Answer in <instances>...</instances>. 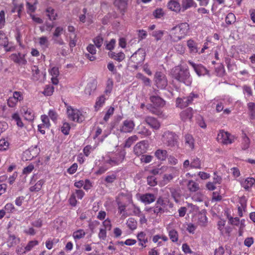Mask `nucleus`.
Segmentation results:
<instances>
[{
    "label": "nucleus",
    "mask_w": 255,
    "mask_h": 255,
    "mask_svg": "<svg viewBox=\"0 0 255 255\" xmlns=\"http://www.w3.org/2000/svg\"><path fill=\"white\" fill-rule=\"evenodd\" d=\"M9 143L7 141L4 139H1L0 140V149L5 150L8 146Z\"/></svg>",
    "instance_id": "63"
},
{
    "label": "nucleus",
    "mask_w": 255,
    "mask_h": 255,
    "mask_svg": "<svg viewBox=\"0 0 255 255\" xmlns=\"http://www.w3.org/2000/svg\"><path fill=\"white\" fill-rule=\"evenodd\" d=\"M147 182L150 186H154L157 183L156 178L153 175H149L147 177Z\"/></svg>",
    "instance_id": "45"
},
{
    "label": "nucleus",
    "mask_w": 255,
    "mask_h": 255,
    "mask_svg": "<svg viewBox=\"0 0 255 255\" xmlns=\"http://www.w3.org/2000/svg\"><path fill=\"white\" fill-rule=\"evenodd\" d=\"M109 56L119 62H122L125 59V54L123 52L116 53L115 52H110L108 53Z\"/></svg>",
    "instance_id": "18"
},
{
    "label": "nucleus",
    "mask_w": 255,
    "mask_h": 255,
    "mask_svg": "<svg viewBox=\"0 0 255 255\" xmlns=\"http://www.w3.org/2000/svg\"><path fill=\"white\" fill-rule=\"evenodd\" d=\"M78 168V165L75 163L73 164L68 169L67 172L70 174H73L76 172Z\"/></svg>",
    "instance_id": "64"
},
{
    "label": "nucleus",
    "mask_w": 255,
    "mask_h": 255,
    "mask_svg": "<svg viewBox=\"0 0 255 255\" xmlns=\"http://www.w3.org/2000/svg\"><path fill=\"white\" fill-rule=\"evenodd\" d=\"M155 199L154 195L151 193L142 194L140 197V201L145 204H149L153 202Z\"/></svg>",
    "instance_id": "14"
},
{
    "label": "nucleus",
    "mask_w": 255,
    "mask_h": 255,
    "mask_svg": "<svg viewBox=\"0 0 255 255\" xmlns=\"http://www.w3.org/2000/svg\"><path fill=\"white\" fill-rule=\"evenodd\" d=\"M190 167L191 168L200 169L201 167V161L199 158L196 157L194 158L190 163Z\"/></svg>",
    "instance_id": "39"
},
{
    "label": "nucleus",
    "mask_w": 255,
    "mask_h": 255,
    "mask_svg": "<svg viewBox=\"0 0 255 255\" xmlns=\"http://www.w3.org/2000/svg\"><path fill=\"white\" fill-rule=\"evenodd\" d=\"M12 118L16 122V125L18 127L22 128L23 127V124L21 121V120L17 113H14L12 115Z\"/></svg>",
    "instance_id": "43"
},
{
    "label": "nucleus",
    "mask_w": 255,
    "mask_h": 255,
    "mask_svg": "<svg viewBox=\"0 0 255 255\" xmlns=\"http://www.w3.org/2000/svg\"><path fill=\"white\" fill-rule=\"evenodd\" d=\"M172 78L187 86H190L192 79L187 67L178 65L173 68L170 72Z\"/></svg>",
    "instance_id": "1"
},
{
    "label": "nucleus",
    "mask_w": 255,
    "mask_h": 255,
    "mask_svg": "<svg viewBox=\"0 0 255 255\" xmlns=\"http://www.w3.org/2000/svg\"><path fill=\"white\" fill-rule=\"evenodd\" d=\"M67 113L68 118L73 122L81 123L84 120L81 112L76 109L72 108L71 106L67 107Z\"/></svg>",
    "instance_id": "4"
},
{
    "label": "nucleus",
    "mask_w": 255,
    "mask_h": 255,
    "mask_svg": "<svg viewBox=\"0 0 255 255\" xmlns=\"http://www.w3.org/2000/svg\"><path fill=\"white\" fill-rule=\"evenodd\" d=\"M180 116L181 120L184 122L190 120L193 117L192 109L191 108L186 109L181 112Z\"/></svg>",
    "instance_id": "15"
},
{
    "label": "nucleus",
    "mask_w": 255,
    "mask_h": 255,
    "mask_svg": "<svg viewBox=\"0 0 255 255\" xmlns=\"http://www.w3.org/2000/svg\"><path fill=\"white\" fill-rule=\"evenodd\" d=\"M19 239L14 235L9 234L7 243L9 247H13L19 243Z\"/></svg>",
    "instance_id": "23"
},
{
    "label": "nucleus",
    "mask_w": 255,
    "mask_h": 255,
    "mask_svg": "<svg viewBox=\"0 0 255 255\" xmlns=\"http://www.w3.org/2000/svg\"><path fill=\"white\" fill-rule=\"evenodd\" d=\"M154 81L155 86L160 89H164L167 86L166 76L161 72H156L154 75Z\"/></svg>",
    "instance_id": "5"
},
{
    "label": "nucleus",
    "mask_w": 255,
    "mask_h": 255,
    "mask_svg": "<svg viewBox=\"0 0 255 255\" xmlns=\"http://www.w3.org/2000/svg\"><path fill=\"white\" fill-rule=\"evenodd\" d=\"M255 183V180L254 178H247L245 180L241 182V185L246 190H249Z\"/></svg>",
    "instance_id": "21"
},
{
    "label": "nucleus",
    "mask_w": 255,
    "mask_h": 255,
    "mask_svg": "<svg viewBox=\"0 0 255 255\" xmlns=\"http://www.w3.org/2000/svg\"><path fill=\"white\" fill-rule=\"evenodd\" d=\"M134 126L133 121L127 120L123 122L120 130L122 132H130L133 129Z\"/></svg>",
    "instance_id": "11"
},
{
    "label": "nucleus",
    "mask_w": 255,
    "mask_h": 255,
    "mask_svg": "<svg viewBox=\"0 0 255 255\" xmlns=\"http://www.w3.org/2000/svg\"><path fill=\"white\" fill-rule=\"evenodd\" d=\"M155 157L159 160L164 161L167 156V152L166 150L158 149L154 153Z\"/></svg>",
    "instance_id": "22"
},
{
    "label": "nucleus",
    "mask_w": 255,
    "mask_h": 255,
    "mask_svg": "<svg viewBox=\"0 0 255 255\" xmlns=\"http://www.w3.org/2000/svg\"><path fill=\"white\" fill-rule=\"evenodd\" d=\"M138 137L136 135H132L129 137H128L126 141L125 146L127 147H129L132 143L137 140Z\"/></svg>",
    "instance_id": "42"
},
{
    "label": "nucleus",
    "mask_w": 255,
    "mask_h": 255,
    "mask_svg": "<svg viewBox=\"0 0 255 255\" xmlns=\"http://www.w3.org/2000/svg\"><path fill=\"white\" fill-rule=\"evenodd\" d=\"M46 15L50 20L56 19L57 13H55V10L51 7H48L46 9Z\"/></svg>",
    "instance_id": "32"
},
{
    "label": "nucleus",
    "mask_w": 255,
    "mask_h": 255,
    "mask_svg": "<svg viewBox=\"0 0 255 255\" xmlns=\"http://www.w3.org/2000/svg\"><path fill=\"white\" fill-rule=\"evenodd\" d=\"M127 226L131 230H135L137 227V222L133 218H129L127 222Z\"/></svg>",
    "instance_id": "34"
},
{
    "label": "nucleus",
    "mask_w": 255,
    "mask_h": 255,
    "mask_svg": "<svg viewBox=\"0 0 255 255\" xmlns=\"http://www.w3.org/2000/svg\"><path fill=\"white\" fill-rule=\"evenodd\" d=\"M54 92V87L51 85H47L46 86L43 94L46 96L51 95Z\"/></svg>",
    "instance_id": "47"
},
{
    "label": "nucleus",
    "mask_w": 255,
    "mask_h": 255,
    "mask_svg": "<svg viewBox=\"0 0 255 255\" xmlns=\"http://www.w3.org/2000/svg\"><path fill=\"white\" fill-rule=\"evenodd\" d=\"M93 41L96 47L100 48L103 44V38L101 36L98 35L94 38Z\"/></svg>",
    "instance_id": "53"
},
{
    "label": "nucleus",
    "mask_w": 255,
    "mask_h": 255,
    "mask_svg": "<svg viewBox=\"0 0 255 255\" xmlns=\"http://www.w3.org/2000/svg\"><path fill=\"white\" fill-rule=\"evenodd\" d=\"M153 156L150 155L143 154L141 155L140 160L142 162L148 163L151 161Z\"/></svg>",
    "instance_id": "55"
},
{
    "label": "nucleus",
    "mask_w": 255,
    "mask_h": 255,
    "mask_svg": "<svg viewBox=\"0 0 255 255\" xmlns=\"http://www.w3.org/2000/svg\"><path fill=\"white\" fill-rule=\"evenodd\" d=\"M8 43V38L6 36L5 33L2 31H0V45L3 47L6 46V44Z\"/></svg>",
    "instance_id": "36"
},
{
    "label": "nucleus",
    "mask_w": 255,
    "mask_h": 255,
    "mask_svg": "<svg viewBox=\"0 0 255 255\" xmlns=\"http://www.w3.org/2000/svg\"><path fill=\"white\" fill-rule=\"evenodd\" d=\"M70 125L67 123H64L61 127V131L65 135H68L70 129Z\"/></svg>",
    "instance_id": "52"
},
{
    "label": "nucleus",
    "mask_w": 255,
    "mask_h": 255,
    "mask_svg": "<svg viewBox=\"0 0 255 255\" xmlns=\"http://www.w3.org/2000/svg\"><path fill=\"white\" fill-rule=\"evenodd\" d=\"M137 77L140 79L145 86H150L151 80L149 78L146 77L141 73H138Z\"/></svg>",
    "instance_id": "41"
},
{
    "label": "nucleus",
    "mask_w": 255,
    "mask_h": 255,
    "mask_svg": "<svg viewBox=\"0 0 255 255\" xmlns=\"http://www.w3.org/2000/svg\"><path fill=\"white\" fill-rule=\"evenodd\" d=\"M153 93L155 95H151L149 97L150 102L156 107H163L165 105V101L158 95L159 90L154 89Z\"/></svg>",
    "instance_id": "7"
},
{
    "label": "nucleus",
    "mask_w": 255,
    "mask_h": 255,
    "mask_svg": "<svg viewBox=\"0 0 255 255\" xmlns=\"http://www.w3.org/2000/svg\"><path fill=\"white\" fill-rule=\"evenodd\" d=\"M85 232L83 230H79L73 233V236L75 239H80L84 237Z\"/></svg>",
    "instance_id": "48"
},
{
    "label": "nucleus",
    "mask_w": 255,
    "mask_h": 255,
    "mask_svg": "<svg viewBox=\"0 0 255 255\" xmlns=\"http://www.w3.org/2000/svg\"><path fill=\"white\" fill-rule=\"evenodd\" d=\"M185 143L186 146L193 149L194 147V140L192 135L187 134L185 135Z\"/></svg>",
    "instance_id": "25"
},
{
    "label": "nucleus",
    "mask_w": 255,
    "mask_h": 255,
    "mask_svg": "<svg viewBox=\"0 0 255 255\" xmlns=\"http://www.w3.org/2000/svg\"><path fill=\"white\" fill-rule=\"evenodd\" d=\"M138 133L145 136H147L151 134V131L148 129H147V128L143 126L140 127V128H139V131Z\"/></svg>",
    "instance_id": "46"
},
{
    "label": "nucleus",
    "mask_w": 255,
    "mask_h": 255,
    "mask_svg": "<svg viewBox=\"0 0 255 255\" xmlns=\"http://www.w3.org/2000/svg\"><path fill=\"white\" fill-rule=\"evenodd\" d=\"M114 4L122 12L124 13L127 8V3L125 0H115Z\"/></svg>",
    "instance_id": "24"
},
{
    "label": "nucleus",
    "mask_w": 255,
    "mask_h": 255,
    "mask_svg": "<svg viewBox=\"0 0 255 255\" xmlns=\"http://www.w3.org/2000/svg\"><path fill=\"white\" fill-rule=\"evenodd\" d=\"M17 101L13 97H10L7 100V105L11 108H13L16 105Z\"/></svg>",
    "instance_id": "62"
},
{
    "label": "nucleus",
    "mask_w": 255,
    "mask_h": 255,
    "mask_svg": "<svg viewBox=\"0 0 255 255\" xmlns=\"http://www.w3.org/2000/svg\"><path fill=\"white\" fill-rule=\"evenodd\" d=\"M189 30V25L186 23H181L171 29L170 34L171 39L174 42H177L184 38Z\"/></svg>",
    "instance_id": "2"
},
{
    "label": "nucleus",
    "mask_w": 255,
    "mask_h": 255,
    "mask_svg": "<svg viewBox=\"0 0 255 255\" xmlns=\"http://www.w3.org/2000/svg\"><path fill=\"white\" fill-rule=\"evenodd\" d=\"M247 106L249 111L250 119H255V103L250 102L247 104Z\"/></svg>",
    "instance_id": "29"
},
{
    "label": "nucleus",
    "mask_w": 255,
    "mask_h": 255,
    "mask_svg": "<svg viewBox=\"0 0 255 255\" xmlns=\"http://www.w3.org/2000/svg\"><path fill=\"white\" fill-rule=\"evenodd\" d=\"M218 139L225 144H231L234 141L233 136L228 132L221 130L218 135Z\"/></svg>",
    "instance_id": "8"
},
{
    "label": "nucleus",
    "mask_w": 255,
    "mask_h": 255,
    "mask_svg": "<svg viewBox=\"0 0 255 255\" xmlns=\"http://www.w3.org/2000/svg\"><path fill=\"white\" fill-rule=\"evenodd\" d=\"M197 4L194 0H182L181 2V9L184 11L191 7H196Z\"/></svg>",
    "instance_id": "17"
},
{
    "label": "nucleus",
    "mask_w": 255,
    "mask_h": 255,
    "mask_svg": "<svg viewBox=\"0 0 255 255\" xmlns=\"http://www.w3.org/2000/svg\"><path fill=\"white\" fill-rule=\"evenodd\" d=\"M21 112L23 113L24 119L28 121H32L34 119V113L33 111L26 107L22 108Z\"/></svg>",
    "instance_id": "16"
},
{
    "label": "nucleus",
    "mask_w": 255,
    "mask_h": 255,
    "mask_svg": "<svg viewBox=\"0 0 255 255\" xmlns=\"http://www.w3.org/2000/svg\"><path fill=\"white\" fill-rule=\"evenodd\" d=\"M124 158V155L123 153H120L118 155V157L111 158L107 160L106 162L112 165H118L123 161Z\"/></svg>",
    "instance_id": "26"
},
{
    "label": "nucleus",
    "mask_w": 255,
    "mask_h": 255,
    "mask_svg": "<svg viewBox=\"0 0 255 255\" xmlns=\"http://www.w3.org/2000/svg\"><path fill=\"white\" fill-rule=\"evenodd\" d=\"M38 242L36 240L31 241L29 242L28 244L25 247V250L26 251H30L34 246L38 245Z\"/></svg>",
    "instance_id": "57"
},
{
    "label": "nucleus",
    "mask_w": 255,
    "mask_h": 255,
    "mask_svg": "<svg viewBox=\"0 0 255 255\" xmlns=\"http://www.w3.org/2000/svg\"><path fill=\"white\" fill-rule=\"evenodd\" d=\"M105 100L106 98L104 95H102L101 96L98 98L95 106V108L96 109V110H98L100 107H101L104 105L105 102Z\"/></svg>",
    "instance_id": "38"
},
{
    "label": "nucleus",
    "mask_w": 255,
    "mask_h": 255,
    "mask_svg": "<svg viewBox=\"0 0 255 255\" xmlns=\"http://www.w3.org/2000/svg\"><path fill=\"white\" fill-rule=\"evenodd\" d=\"M41 119L43 123L42 124L44 125V126H45L46 128H49L50 126V124L49 123V120L48 116L45 115H42L41 117Z\"/></svg>",
    "instance_id": "58"
},
{
    "label": "nucleus",
    "mask_w": 255,
    "mask_h": 255,
    "mask_svg": "<svg viewBox=\"0 0 255 255\" xmlns=\"http://www.w3.org/2000/svg\"><path fill=\"white\" fill-rule=\"evenodd\" d=\"M189 100L187 99V97H183L182 98H178L176 100V107H179L181 109H183L187 107L189 104Z\"/></svg>",
    "instance_id": "20"
},
{
    "label": "nucleus",
    "mask_w": 255,
    "mask_h": 255,
    "mask_svg": "<svg viewBox=\"0 0 255 255\" xmlns=\"http://www.w3.org/2000/svg\"><path fill=\"white\" fill-rule=\"evenodd\" d=\"M145 52L143 49L139 48L131 56V60L137 65L142 63L145 59Z\"/></svg>",
    "instance_id": "6"
},
{
    "label": "nucleus",
    "mask_w": 255,
    "mask_h": 255,
    "mask_svg": "<svg viewBox=\"0 0 255 255\" xmlns=\"http://www.w3.org/2000/svg\"><path fill=\"white\" fill-rule=\"evenodd\" d=\"M188 63L193 68L199 76L209 74V71L202 64H196L190 60Z\"/></svg>",
    "instance_id": "9"
},
{
    "label": "nucleus",
    "mask_w": 255,
    "mask_h": 255,
    "mask_svg": "<svg viewBox=\"0 0 255 255\" xmlns=\"http://www.w3.org/2000/svg\"><path fill=\"white\" fill-rule=\"evenodd\" d=\"M147 150V143L145 141L143 140L136 144L134 147V152L137 155L139 156L143 154Z\"/></svg>",
    "instance_id": "10"
},
{
    "label": "nucleus",
    "mask_w": 255,
    "mask_h": 255,
    "mask_svg": "<svg viewBox=\"0 0 255 255\" xmlns=\"http://www.w3.org/2000/svg\"><path fill=\"white\" fill-rule=\"evenodd\" d=\"M170 170L173 172V174H165L163 177V180L166 184L172 180L174 177L177 176L179 174V169L177 167H171L170 168Z\"/></svg>",
    "instance_id": "13"
},
{
    "label": "nucleus",
    "mask_w": 255,
    "mask_h": 255,
    "mask_svg": "<svg viewBox=\"0 0 255 255\" xmlns=\"http://www.w3.org/2000/svg\"><path fill=\"white\" fill-rule=\"evenodd\" d=\"M114 110V108L112 107L109 109V110L107 111L104 117V120L105 122H107L109 119L110 117L113 115Z\"/></svg>",
    "instance_id": "59"
},
{
    "label": "nucleus",
    "mask_w": 255,
    "mask_h": 255,
    "mask_svg": "<svg viewBox=\"0 0 255 255\" xmlns=\"http://www.w3.org/2000/svg\"><path fill=\"white\" fill-rule=\"evenodd\" d=\"M236 17L232 13H229L226 17L225 21L227 24H231L235 22Z\"/></svg>",
    "instance_id": "44"
},
{
    "label": "nucleus",
    "mask_w": 255,
    "mask_h": 255,
    "mask_svg": "<svg viewBox=\"0 0 255 255\" xmlns=\"http://www.w3.org/2000/svg\"><path fill=\"white\" fill-rule=\"evenodd\" d=\"M187 187L190 192H196L199 189V184L192 180L188 181Z\"/></svg>",
    "instance_id": "31"
},
{
    "label": "nucleus",
    "mask_w": 255,
    "mask_h": 255,
    "mask_svg": "<svg viewBox=\"0 0 255 255\" xmlns=\"http://www.w3.org/2000/svg\"><path fill=\"white\" fill-rule=\"evenodd\" d=\"M243 93L244 94H247V95L248 97H251L253 95L252 88L248 85H244L243 86Z\"/></svg>",
    "instance_id": "49"
},
{
    "label": "nucleus",
    "mask_w": 255,
    "mask_h": 255,
    "mask_svg": "<svg viewBox=\"0 0 255 255\" xmlns=\"http://www.w3.org/2000/svg\"><path fill=\"white\" fill-rule=\"evenodd\" d=\"M116 43V40L115 39H112L110 41L107 43L106 48L107 50H112L114 49Z\"/></svg>",
    "instance_id": "61"
},
{
    "label": "nucleus",
    "mask_w": 255,
    "mask_h": 255,
    "mask_svg": "<svg viewBox=\"0 0 255 255\" xmlns=\"http://www.w3.org/2000/svg\"><path fill=\"white\" fill-rule=\"evenodd\" d=\"M43 183L44 181L42 180H40L34 186L30 187L29 190L31 192H38L41 190Z\"/></svg>",
    "instance_id": "35"
},
{
    "label": "nucleus",
    "mask_w": 255,
    "mask_h": 255,
    "mask_svg": "<svg viewBox=\"0 0 255 255\" xmlns=\"http://www.w3.org/2000/svg\"><path fill=\"white\" fill-rule=\"evenodd\" d=\"M187 44L191 52L195 53L198 52L197 44L193 40L190 39L188 40Z\"/></svg>",
    "instance_id": "30"
},
{
    "label": "nucleus",
    "mask_w": 255,
    "mask_h": 255,
    "mask_svg": "<svg viewBox=\"0 0 255 255\" xmlns=\"http://www.w3.org/2000/svg\"><path fill=\"white\" fill-rule=\"evenodd\" d=\"M116 179L117 175L115 174H112L106 177L105 181L107 183H113Z\"/></svg>",
    "instance_id": "54"
},
{
    "label": "nucleus",
    "mask_w": 255,
    "mask_h": 255,
    "mask_svg": "<svg viewBox=\"0 0 255 255\" xmlns=\"http://www.w3.org/2000/svg\"><path fill=\"white\" fill-rule=\"evenodd\" d=\"M250 139L246 133H243L242 136V142L241 144L242 149L244 150H247L250 147Z\"/></svg>",
    "instance_id": "28"
},
{
    "label": "nucleus",
    "mask_w": 255,
    "mask_h": 255,
    "mask_svg": "<svg viewBox=\"0 0 255 255\" xmlns=\"http://www.w3.org/2000/svg\"><path fill=\"white\" fill-rule=\"evenodd\" d=\"M145 236L146 234L143 232H140L137 235V238L139 242V245L143 248L146 247V245H144L143 244V241Z\"/></svg>",
    "instance_id": "51"
},
{
    "label": "nucleus",
    "mask_w": 255,
    "mask_h": 255,
    "mask_svg": "<svg viewBox=\"0 0 255 255\" xmlns=\"http://www.w3.org/2000/svg\"><path fill=\"white\" fill-rule=\"evenodd\" d=\"M169 237L170 239L173 242H177L178 241V232L174 229H172L169 231Z\"/></svg>",
    "instance_id": "37"
},
{
    "label": "nucleus",
    "mask_w": 255,
    "mask_h": 255,
    "mask_svg": "<svg viewBox=\"0 0 255 255\" xmlns=\"http://www.w3.org/2000/svg\"><path fill=\"white\" fill-rule=\"evenodd\" d=\"M165 33V31L164 30L156 29L152 31L150 34L155 38L156 41H158L162 39V38Z\"/></svg>",
    "instance_id": "27"
},
{
    "label": "nucleus",
    "mask_w": 255,
    "mask_h": 255,
    "mask_svg": "<svg viewBox=\"0 0 255 255\" xmlns=\"http://www.w3.org/2000/svg\"><path fill=\"white\" fill-rule=\"evenodd\" d=\"M113 87V82L111 79H109L107 81L106 88L105 90V93L106 94H110Z\"/></svg>",
    "instance_id": "40"
},
{
    "label": "nucleus",
    "mask_w": 255,
    "mask_h": 255,
    "mask_svg": "<svg viewBox=\"0 0 255 255\" xmlns=\"http://www.w3.org/2000/svg\"><path fill=\"white\" fill-rule=\"evenodd\" d=\"M199 98V95L198 94H196L195 93H191L187 97V99L189 100V105L192 104V102L196 99H198Z\"/></svg>",
    "instance_id": "56"
},
{
    "label": "nucleus",
    "mask_w": 255,
    "mask_h": 255,
    "mask_svg": "<svg viewBox=\"0 0 255 255\" xmlns=\"http://www.w3.org/2000/svg\"><path fill=\"white\" fill-rule=\"evenodd\" d=\"M207 218L205 214L201 213L198 215V223L200 226L205 227L207 225Z\"/></svg>",
    "instance_id": "33"
},
{
    "label": "nucleus",
    "mask_w": 255,
    "mask_h": 255,
    "mask_svg": "<svg viewBox=\"0 0 255 255\" xmlns=\"http://www.w3.org/2000/svg\"><path fill=\"white\" fill-rule=\"evenodd\" d=\"M144 121L151 128L154 129H158L160 127V124L155 118L147 116L145 118Z\"/></svg>",
    "instance_id": "12"
},
{
    "label": "nucleus",
    "mask_w": 255,
    "mask_h": 255,
    "mask_svg": "<svg viewBox=\"0 0 255 255\" xmlns=\"http://www.w3.org/2000/svg\"><path fill=\"white\" fill-rule=\"evenodd\" d=\"M63 31V28L61 27H57L53 33V38L59 37L62 34Z\"/></svg>",
    "instance_id": "60"
},
{
    "label": "nucleus",
    "mask_w": 255,
    "mask_h": 255,
    "mask_svg": "<svg viewBox=\"0 0 255 255\" xmlns=\"http://www.w3.org/2000/svg\"><path fill=\"white\" fill-rule=\"evenodd\" d=\"M153 15L155 18H160L164 15L162 8H157L153 12Z\"/></svg>",
    "instance_id": "50"
},
{
    "label": "nucleus",
    "mask_w": 255,
    "mask_h": 255,
    "mask_svg": "<svg viewBox=\"0 0 255 255\" xmlns=\"http://www.w3.org/2000/svg\"><path fill=\"white\" fill-rule=\"evenodd\" d=\"M178 136L174 132L167 131L164 132L162 135L163 142L168 147L178 148Z\"/></svg>",
    "instance_id": "3"
},
{
    "label": "nucleus",
    "mask_w": 255,
    "mask_h": 255,
    "mask_svg": "<svg viewBox=\"0 0 255 255\" xmlns=\"http://www.w3.org/2000/svg\"><path fill=\"white\" fill-rule=\"evenodd\" d=\"M167 7L171 10L176 12H179L181 9L180 3L176 0H170L167 4Z\"/></svg>",
    "instance_id": "19"
}]
</instances>
